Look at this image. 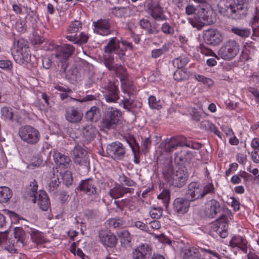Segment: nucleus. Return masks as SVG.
<instances>
[{"label": "nucleus", "instance_id": "obj_1", "mask_svg": "<svg viewBox=\"0 0 259 259\" xmlns=\"http://www.w3.org/2000/svg\"><path fill=\"white\" fill-rule=\"evenodd\" d=\"M162 172L169 185L178 188L184 186L188 179V173L185 166H179L174 170L171 164L168 163L164 166Z\"/></svg>", "mask_w": 259, "mask_h": 259}, {"label": "nucleus", "instance_id": "obj_2", "mask_svg": "<svg viewBox=\"0 0 259 259\" xmlns=\"http://www.w3.org/2000/svg\"><path fill=\"white\" fill-rule=\"evenodd\" d=\"M245 0H233V3L227 2L224 5H219L220 12L224 15L236 19H242L246 17L248 11V4Z\"/></svg>", "mask_w": 259, "mask_h": 259}, {"label": "nucleus", "instance_id": "obj_3", "mask_svg": "<svg viewBox=\"0 0 259 259\" xmlns=\"http://www.w3.org/2000/svg\"><path fill=\"white\" fill-rule=\"evenodd\" d=\"M121 116L122 113L120 110L113 107L108 108L100 122L99 125L100 130L114 129L118 124Z\"/></svg>", "mask_w": 259, "mask_h": 259}, {"label": "nucleus", "instance_id": "obj_4", "mask_svg": "<svg viewBox=\"0 0 259 259\" xmlns=\"http://www.w3.org/2000/svg\"><path fill=\"white\" fill-rule=\"evenodd\" d=\"M18 135L24 142L30 145L36 144L40 138V134L38 130L28 125L20 127Z\"/></svg>", "mask_w": 259, "mask_h": 259}, {"label": "nucleus", "instance_id": "obj_5", "mask_svg": "<svg viewBox=\"0 0 259 259\" xmlns=\"http://www.w3.org/2000/svg\"><path fill=\"white\" fill-rule=\"evenodd\" d=\"M239 51V46L234 40H230L225 42L219 50L218 56L222 59L230 60L234 58Z\"/></svg>", "mask_w": 259, "mask_h": 259}, {"label": "nucleus", "instance_id": "obj_6", "mask_svg": "<svg viewBox=\"0 0 259 259\" xmlns=\"http://www.w3.org/2000/svg\"><path fill=\"white\" fill-rule=\"evenodd\" d=\"M27 42L22 38H20L18 40L15 39L14 48L16 51L13 53V55L16 61L23 63L24 61H27L28 59L29 50Z\"/></svg>", "mask_w": 259, "mask_h": 259}, {"label": "nucleus", "instance_id": "obj_7", "mask_svg": "<svg viewBox=\"0 0 259 259\" xmlns=\"http://www.w3.org/2000/svg\"><path fill=\"white\" fill-rule=\"evenodd\" d=\"M103 88L105 90L104 96L107 102L116 103L119 99V91L114 82L108 80L103 84Z\"/></svg>", "mask_w": 259, "mask_h": 259}, {"label": "nucleus", "instance_id": "obj_8", "mask_svg": "<svg viewBox=\"0 0 259 259\" xmlns=\"http://www.w3.org/2000/svg\"><path fill=\"white\" fill-rule=\"evenodd\" d=\"M106 153L108 156L111 157L114 160H119L124 157L125 149L120 142H112L107 146Z\"/></svg>", "mask_w": 259, "mask_h": 259}, {"label": "nucleus", "instance_id": "obj_9", "mask_svg": "<svg viewBox=\"0 0 259 259\" xmlns=\"http://www.w3.org/2000/svg\"><path fill=\"white\" fill-rule=\"evenodd\" d=\"M120 40L116 37L111 38L107 45L104 47V51L105 54L114 53L118 56L120 59L125 56V49L120 47Z\"/></svg>", "mask_w": 259, "mask_h": 259}, {"label": "nucleus", "instance_id": "obj_10", "mask_svg": "<svg viewBox=\"0 0 259 259\" xmlns=\"http://www.w3.org/2000/svg\"><path fill=\"white\" fill-rule=\"evenodd\" d=\"M148 12L155 21L166 20L167 17L164 14L163 9L158 1H153L147 6Z\"/></svg>", "mask_w": 259, "mask_h": 259}, {"label": "nucleus", "instance_id": "obj_11", "mask_svg": "<svg viewBox=\"0 0 259 259\" xmlns=\"http://www.w3.org/2000/svg\"><path fill=\"white\" fill-rule=\"evenodd\" d=\"M202 186L197 182H192L187 187L186 192V198L191 202L202 198Z\"/></svg>", "mask_w": 259, "mask_h": 259}, {"label": "nucleus", "instance_id": "obj_12", "mask_svg": "<svg viewBox=\"0 0 259 259\" xmlns=\"http://www.w3.org/2000/svg\"><path fill=\"white\" fill-rule=\"evenodd\" d=\"M204 41L208 45L216 46L223 40V36L220 31L216 29H208L203 33Z\"/></svg>", "mask_w": 259, "mask_h": 259}, {"label": "nucleus", "instance_id": "obj_13", "mask_svg": "<svg viewBox=\"0 0 259 259\" xmlns=\"http://www.w3.org/2000/svg\"><path fill=\"white\" fill-rule=\"evenodd\" d=\"M94 31L102 35H108L112 33L117 34L116 30L111 29L109 19H100L93 22Z\"/></svg>", "mask_w": 259, "mask_h": 259}, {"label": "nucleus", "instance_id": "obj_14", "mask_svg": "<svg viewBox=\"0 0 259 259\" xmlns=\"http://www.w3.org/2000/svg\"><path fill=\"white\" fill-rule=\"evenodd\" d=\"M152 255V248L148 244H142L136 247L132 252L133 259H149Z\"/></svg>", "mask_w": 259, "mask_h": 259}, {"label": "nucleus", "instance_id": "obj_15", "mask_svg": "<svg viewBox=\"0 0 259 259\" xmlns=\"http://www.w3.org/2000/svg\"><path fill=\"white\" fill-rule=\"evenodd\" d=\"M83 115V113L74 106L68 107L65 109V119L70 123L80 122L82 119Z\"/></svg>", "mask_w": 259, "mask_h": 259}, {"label": "nucleus", "instance_id": "obj_16", "mask_svg": "<svg viewBox=\"0 0 259 259\" xmlns=\"http://www.w3.org/2000/svg\"><path fill=\"white\" fill-rule=\"evenodd\" d=\"M178 146L177 138L172 137L162 141L159 145L158 149H160V152L162 153L169 154L175 150Z\"/></svg>", "mask_w": 259, "mask_h": 259}, {"label": "nucleus", "instance_id": "obj_17", "mask_svg": "<svg viewBox=\"0 0 259 259\" xmlns=\"http://www.w3.org/2000/svg\"><path fill=\"white\" fill-rule=\"evenodd\" d=\"M191 201L187 198L179 197L175 199L173 202V208L178 214H184L190 208Z\"/></svg>", "mask_w": 259, "mask_h": 259}, {"label": "nucleus", "instance_id": "obj_18", "mask_svg": "<svg viewBox=\"0 0 259 259\" xmlns=\"http://www.w3.org/2000/svg\"><path fill=\"white\" fill-rule=\"evenodd\" d=\"M78 188L88 196L93 195L95 198L97 197V188L93 180L91 179L81 181Z\"/></svg>", "mask_w": 259, "mask_h": 259}, {"label": "nucleus", "instance_id": "obj_19", "mask_svg": "<svg viewBox=\"0 0 259 259\" xmlns=\"http://www.w3.org/2000/svg\"><path fill=\"white\" fill-rule=\"evenodd\" d=\"M99 237L102 244L107 247H114L117 243L116 237L111 232L101 230L99 233Z\"/></svg>", "mask_w": 259, "mask_h": 259}, {"label": "nucleus", "instance_id": "obj_20", "mask_svg": "<svg viewBox=\"0 0 259 259\" xmlns=\"http://www.w3.org/2000/svg\"><path fill=\"white\" fill-rule=\"evenodd\" d=\"M74 161L76 163L80 165H85L89 163L87 152L81 146H76L73 150Z\"/></svg>", "mask_w": 259, "mask_h": 259}, {"label": "nucleus", "instance_id": "obj_21", "mask_svg": "<svg viewBox=\"0 0 259 259\" xmlns=\"http://www.w3.org/2000/svg\"><path fill=\"white\" fill-rule=\"evenodd\" d=\"M74 50L75 49L73 46L68 44L59 47L55 54V58L60 60L62 59L63 61L66 60L68 57L72 55Z\"/></svg>", "mask_w": 259, "mask_h": 259}, {"label": "nucleus", "instance_id": "obj_22", "mask_svg": "<svg viewBox=\"0 0 259 259\" xmlns=\"http://www.w3.org/2000/svg\"><path fill=\"white\" fill-rule=\"evenodd\" d=\"M221 211L220 203L214 199L209 200L206 207L205 215L210 218H214Z\"/></svg>", "mask_w": 259, "mask_h": 259}, {"label": "nucleus", "instance_id": "obj_23", "mask_svg": "<svg viewBox=\"0 0 259 259\" xmlns=\"http://www.w3.org/2000/svg\"><path fill=\"white\" fill-rule=\"evenodd\" d=\"M14 239L12 241L13 247H23L25 245V232L21 228H16L14 229Z\"/></svg>", "mask_w": 259, "mask_h": 259}, {"label": "nucleus", "instance_id": "obj_24", "mask_svg": "<svg viewBox=\"0 0 259 259\" xmlns=\"http://www.w3.org/2000/svg\"><path fill=\"white\" fill-rule=\"evenodd\" d=\"M36 202L39 207L43 211H47L50 207V199L47 193L44 190H40L36 196Z\"/></svg>", "mask_w": 259, "mask_h": 259}, {"label": "nucleus", "instance_id": "obj_25", "mask_svg": "<svg viewBox=\"0 0 259 259\" xmlns=\"http://www.w3.org/2000/svg\"><path fill=\"white\" fill-rule=\"evenodd\" d=\"M247 241L244 237L234 236L230 241L229 245L231 248L237 247L244 252L246 253L247 251Z\"/></svg>", "mask_w": 259, "mask_h": 259}, {"label": "nucleus", "instance_id": "obj_26", "mask_svg": "<svg viewBox=\"0 0 259 259\" xmlns=\"http://www.w3.org/2000/svg\"><path fill=\"white\" fill-rule=\"evenodd\" d=\"M130 192L131 189L124 187L120 184H116L113 188L110 189L109 194L112 198L116 199Z\"/></svg>", "mask_w": 259, "mask_h": 259}, {"label": "nucleus", "instance_id": "obj_27", "mask_svg": "<svg viewBox=\"0 0 259 259\" xmlns=\"http://www.w3.org/2000/svg\"><path fill=\"white\" fill-rule=\"evenodd\" d=\"M37 189L38 185L37 182L35 180H33L26 188L25 193V198L31 200L33 203H36Z\"/></svg>", "mask_w": 259, "mask_h": 259}, {"label": "nucleus", "instance_id": "obj_28", "mask_svg": "<svg viewBox=\"0 0 259 259\" xmlns=\"http://www.w3.org/2000/svg\"><path fill=\"white\" fill-rule=\"evenodd\" d=\"M97 133L98 131L96 127L92 124L84 126L81 130V135L88 142L93 140Z\"/></svg>", "mask_w": 259, "mask_h": 259}, {"label": "nucleus", "instance_id": "obj_29", "mask_svg": "<svg viewBox=\"0 0 259 259\" xmlns=\"http://www.w3.org/2000/svg\"><path fill=\"white\" fill-rule=\"evenodd\" d=\"M53 156L55 162L63 168H67L70 165L71 160L67 155L61 152L55 151Z\"/></svg>", "mask_w": 259, "mask_h": 259}, {"label": "nucleus", "instance_id": "obj_30", "mask_svg": "<svg viewBox=\"0 0 259 259\" xmlns=\"http://www.w3.org/2000/svg\"><path fill=\"white\" fill-rule=\"evenodd\" d=\"M183 259H201L199 250L194 247H189L182 251Z\"/></svg>", "mask_w": 259, "mask_h": 259}, {"label": "nucleus", "instance_id": "obj_31", "mask_svg": "<svg viewBox=\"0 0 259 259\" xmlns=\"http://www.w3.org/2000/svg\"><path fill=\"white\" fill-rule=\"evenodd\" d=\"M100 117V111L99 108L94 106L91 107L90 110L87 111L85 118L88 121L96 122Z\"/></svg>", "mask_w": 259, "mask_h": 259}, {"label": "nucleus", "instance_id": "obj_32", "mask_svg": "<svg viewBox=\"0 0 259 259\" xmlns=\"http://www.w3.org/2000/svg\"><path fill=\"white\" fill-rule=\"evenodd\" d=\"M139 25L142 29L146 30V34L150 35L157 34L159 30L155 26H152L150 22L147 19H142L139 21Z\"/></svg>", "mask_w": 259, "mask_h": 259}, {"label": "nucleus", "instance_id": "obj_33", "mask_svg": "<svg viewBox=\"0 0 259 259\" xmlns=\"http://www.w3.org/2000/svg\"><path fill=\"white\" fill-rule=\"evenodd\" d=\"M112 71H114L116 76L119 78L121 84H127L128 83L127 72L121 65H117Z\"/></svg>", "mask_w": 259, "mask_h": 259}, {"label": "nucleus", "instance_id": "obj_34", "mask_svg": "<svg viewBox=\"0 0 259 259\" xmlns=\"http://www.w3.org/2000/svg\"><path fill=\"white\" fill-rule=\"evenodd\" d=\"M12 191L8 187H0V202L6 203L12 197Z\"/></svg>", "mask_w": 259, "mask_h": 259}, {"label": "nucleus", "instance_id": "obj_35", "mask_svg": "<svg viewBox=\"0 0 259 259\" xmlns=\"http://www.w3.org/2000/svg\"><path fill=\"white\" fill-rule=\"evenodd\" d=\"M104 64L110 71H112L118 64H114V58L112 54H105L103 55Z\"/></svg>", "mask_w": 259, "mask_h": 259}, {"label": "nucleus", "instance_id": "obj_36", "mask_svg": "<svg viewBox=\"0 0 259 259\" xmlns=\"http://www.w3.org/2000/svg\"><path fill=\"white\" fill-rule=\"evenodd\" d=\"M29 233L31 239L33 242L37 244L42 243L45 241L44 236L42 233L35 229H31Z\"/></svg>", "mask_w": 259, "mask_h": 259}, {"label": "nucleus", "instance_id": "obj_37", "mask_svg": "<svg viewBox=\"0 0 259 259\" xmlns=\"http://www.w3.org/2000/svg\"><path fill=\"white\" fill-rule=\"evenodd\" d=\"M189 74V72H188L186 69H177L174 73V78L176 80L180 81L188 78Z\"/></svg>", "mask_w": 259, "mask_h": 259}, {"label": "nucleus", "instance_id": "obj_38", "mask_svg": "<svg viewBox=\"0 0 259 259\" xmlns=\"http://www.w3.org/2000/svg\"><path fill=\"white\" fill-rule=\"evenodd\" d=\"M194 78L195 80L202 82L204 85L208 88H211L214 85V81L212 79L206 77L203 75L195 74L194 75Z\"/></svg>", "mask_w": 259, "mask_h": 259}, {"label": "nucleus", "instance_id": "obj_39", "mask_svg": "<svg viewBox=\"0 0 259 259\" xmlns=\"http://www.w3.org/2000/svg\"><path fill=\"white\" fill-rule=\"evenodd\" d=\"M118 236L120 238L121 244H128L131 240V237L128 231L126 230H122L117 232Z\"/></svg>", "mask_w": 259, "mask_h": 259}, {"label": "nucleus", "instance_id": "obj_40", "mask_svg": "<svg viewBox=\"0 0 259 259\" xmlns=\"http://www.w3.org/2000/svg\"><path fill=\"white\" fill-rule=\"evenodd\" d=\"M207 12L204 9H200L198 11L195 17L196 21L198 22L205 24L207 23Z\"/></svg>", "mask_w": 259, "mask_h": 259}, {"label": "nucleus", "instance_id": "obj_41", "mask_svg": "<svg viewBox=\"0 0 259 259\" xmlns=\"http://www.w3.org/2000/svg\"><path fill=\"white\" fill-rule=\"evenodd\" d=\"M231 31L233 33L243 38L248 37L250 34L249 30L247 28L233 27L231 28Z\"/></svg>", "mask_w": 259, "mask_h": 259}, {"label": "nucleus", "instance_id": "obj_42", "mask_svg": "<svg viewBox=\"0 0 259 259\" xmlns=\"http://www.w3.org/2000/svg\"><path fill=\"white\" fill-rule=\"evenodd\" d=\"M188 62V60L186 58L180 57L174 59L172 61V64L178 69H184V67L187 65Z\"/></svg>", "mask_w": 259, "mask_h": 259}, {"label": "nucleus", "instance_id": "obj_43", "mask_svg": "<svg viewBox=\"0 0 259 259\" xmlns=\"http://www.w3.org/2000/svg\"><path fill=\"white\" fill-rule=\"evenodd\" d=\"M60 183V182L59 179L58 178H54V180H52L51 182L49 184L48 189L49 192L53 193V194H56Z\"/></svg>", "mask_w": 259, "mask_h": 259}, {"label": "nucleus", "instance_id": "obj_44", "mask_svg": "<svg viewBox=\"0 0 259 259\" xmlns=\"http://www.w3.org/2000/svg\"><path fill=\"white\" fill-rule=\"evenodd\" d=\"M158 199H161L165 206H167L170 200V192L168 190L164 189L157 196Z\"/></svg>", "mask_w": 259, "mask_h": 259}, {"label": "nucleus", "instance_id": "obj_45", "mask_svg": "<svg viewBox=\"0 0 259 259\" xmlns=\"http://www.w3.org/2000/svg\"><path fill=\"white\" fill-rule=\"evenodd\" d=\"M169 50L166 45H164L160 49H154L151 51V56L153 58H157L161 56L164 53L167 52Z\"/></svg>", "mask_w": 259, "mask_h": 259}, {"label": "nucleus", "instance_id": "obj_46", "mask_svg": "<svg viewBox=\"0 0 259 259\" xmlns=\"http://www.w3.org/2000/svg\"><path fill=\"white\" fill-rule=\"evenodd\" d=\"M202 198L208 194H214V188L212 183H207L204 186H202L201 191Z\"/></svg>", "mask_w": 259, "mask_h": 259}, {"label": "nucleus", "instance_id": "obj_47", "mask_svg": "<svg viewBox=\"0 0 259 259\" xmlns=\"http://www.w3.org/2000/svg\"><path fill=\"white\" fill-rule=\"evenodd\" d=\"M159 100H157L154 96H150L148 98V103L152 109H159L161 108Z\"/></svg>", "mask_w": 259, "mask_h": 259}, {"label": "nucleus", "instance_id": "obj_48", "mask_svg": "<svg viewBox=\"0 0 259 259\" xmlns=\"http://www.w3.org/2000/svg\"><path fill=\"white\" fill-rule=\"evenodd\" d=\"M2 116L6 119L12 120L13 118V112L11 108L4 107L1 109Z\"/></svg>", "mask_w": 259, "mask_h": 259}, {"label": "nucleus", "instance_id": "obj_49", "mask_svg": "<svg viewBox=\"0 0 259 259\" xmlns=\"http://www.w3.org/2000/svg\"><path fill=\"white\" fill-rule=\"evenodd\" d=\"M109 227L113 228H117L122 227L123 225V222L120 218H112L108 220Z\"/></svg>", "mask_w": 259, "mask_h": 259}, {"label": "nucleus", "instance_id": "obj_50", "mask_svg": "<svg viewBox=\"0 0 259 259\" xmlns=\"http://www.w3.org/2000/svg\"><path fill=\"white\" fill-rule=\"evenodd\" d=\"M127 8L125 7H115L112 9V13L117 17H124L127 13Z\"/></svg>", "mask_w": 259, "mask_h": 259}, {"label": "nucleus", "instance_id": "obj_51", "mask_svg": "<svg viewBox=\"0 0 259 259\" xmlns=\"http://www.w3.org/2000/svg\"><path fill=\"white\" fill-rule=\"evenodd\" d=\"M161 30L166 35H171L175 32L174 28L167 22H165L162 25Z\"/></svg>", "mask_w": 259, "mask_h": 259}, {"label": "nucleus", "instance_id": "obj_52", "mask_svg": "<svg viewBox=\"0 0 259 259\" xmlns=\"http://www.w3.org/2000/svg\"><path fill=\"white\" fill-rule=\"evenodd\" d=\"M119 181L120 183L122 184L121 185L124 184L127 186L131 187L134 186L135 184L133 180H131L124 174L119 176Z\"/></svg>", "mask_w": 259, "mask_h": 259}, {"label": "nucleus", "instance_id": "obj_53", "mask_svg": "<svg viewBox=\"0 0 259 259\" xmlns=\"http://www.w3.org/2000/svg\"><path fill=\"white\" fill-rule=\"evenodd\" d=\"M81 26V23L79 21H74L72 22L69 25L67 31L69 33H74L78 31L79 28H80Z\"/></svg>", "mask_w": 259, "mask_h": 259}, {"label": "nucleus", "instance_id": "obj_54", "mask_svg": "<svg viewBox=\"0 0 259 259\" xmlns=\"http://www.w3.org/2000/svg\"><path fill=\"white\" fill-rule=\"evenodd\" d=\"M62 178L66 186H69L72 184L73 179L70 171H65L63 174Z\"/></svg>", "mask_w": 259, "mask_h": 259}, {"label": "nucleus", "instance_id": "obj_55", "mask_svg": "<svg viewBox=\"0 0 259 259\" xmlns=\"http://www.w3.org/2000/svg\"><path fill=\"white\" fill-rule=\"evenodd\" d=\"M121 103L123 104V107L127 111H131L134 107V100L131 98H125L121 101Z\"/></svg>", "mask_w": 259, "mask_h": 259}, {"label": "nucleus", "instance_id": "obj_56", "mask_svg": "<svg viewBox=\"0 0 259 259\" xmlns=\"http://www.w3.org/2000/svg\"><path fill=\"white\" fill-rule=\"evenodd\" d=\"M96 99V97L92 95H88L84 97L81 99H78L72 97H70V100L73 101H76L78 102H84L87 101H91L93 100H95Z\"/></svg>", "mask_w": 259, "mask_h": 259}, {"label": "nucleus", "instance_id": "obj_57", "mask_svg": "<svg viewBox=\"0 0 259 259\" xmlns=\"http://www.w3.org/2000/svg\"><path fill=\"white\" fill-rule=\"evenodd\" d=\"M151 144V141L150 137L142 138V151L144 153L147 152Z\"/></svg>", "mask_w": 259, "mask_h": 259}, {"label": "nucleus", "instance_id": "obj_58", "mask_svg": "<svg viewBox=\"0 0 259 259\" xmlns=\"http://www.w3.org/2000/svg\"><path fill=\"white\" fill-rule=\"evenodd\" d=\"M201 249L203 252L206 253L207 254H205V255L208 257V259H212V257H215L219 259L220 258V255L215 251L203 248H201Z\"/></svg>", "mask_w": 259, "mask_h": 259}, {"label": "nucleus", "instance_id": "obj_59", "mask_svg": "<svg viewBox=\"0 0 259 259\" xmlns=\"http://www.w3.org/2000/svg\"><path fill=\"white\" fill-rule=\"evenodd\" d=\"M259 21V8L256 7L254 10V15L251 19L252 23V28L254 29V27H257Z\"/></svg>", "mask_w": 259, "mask_h": 259}, {"label": "nucleus", "instance_id": "obj_60", "mask_svg": "<svg viewBox=\"0 0 259 259\" xmlns=\"http://www.w3.org/2000/svg\"><path fill=\"white\" fill-rule=\"evenodd\" d=\"M15 27L16 29L20 32H24L26 30L25 22L22 20L17 21L16 23Z\"/></svg>", "mask_w": 259, "mask_h": 259}, {"label": "nucleus", "instance_id": "obj_61", "mask_svg": "<svg viewBox=\"0 0 259 259\" xmlns=\"http://www.w3.org/2000/svg\"><path fill=\"white\" fill-rule=\"evenodd\" d=\"M239 176L243 178L245 182H252L255 180L253 176L245 171H241Z\"/></svg>", "mask_w": 259, "mask_h": 259}, {"label": "nucleus", "instance_id": "obj_62", "mask_svg": "<svg viewBox=\"0 0 259 259\" xmlns=\"http://www.w3.org/2000/svg\"><path fill=\"white\" fill-rule=\"evenodd\" d=\"M12 67L13 65L11 61L9 60H0V68L10 70Z\"/></svg>", "mask_w": 259, "mask_h": 259}, {"label": "nucleus", "instance_id": "obj_63", "mask_svg": "<svg viewBox=\"0 0 259 259\" xmlns=\"http://www.w3.org/2000/svg\"><path fill=\"white\" fill-rule=\"evenodd\" d=\"M177 138V142L179 143V146H186V144L191 143V141L188 140L187 139L183 136H179L175 137Z\"/></svg>", "mask_w": 259, "mask_h": 259}, {"label": "nucleus", "instance_id": "obj_64", "mask_svg": "<svg viewBox=\"0 0 259 259\" xmlns=\"http://www.w3.org/2000/svg\"><path fill=\"white\" fill-rule=\"evenodd\" d=\"M150 214L152 218L158 219L162 216V211L161 210L154 208L150 211Z\"/></svg>", "mask_w": 259, "mask_h": 259}]
</instances>
